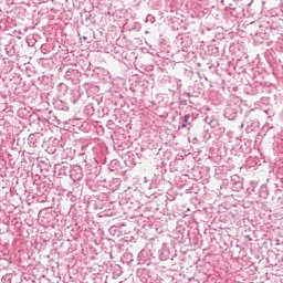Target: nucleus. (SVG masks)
<instances>
[{
  "mask_svg": "<svg viewBox=\"0 0 283 283\" xmlns=\"http://www.w3.org/2000/svg\"><path fill=\"white\" fill-rule=\"evenodd\" d=\"M34 40H35L34 38H28L27 42H28V44H29L30 46H34V44H35V42H36V41H34Z\"/></svg>",
  "mask_w": 283,
  "mask_h": 283,
  "instance_id": "nucleus-1",
  "label": "nucleus"
},
{
  "mask_svg": "<svg viewBox=\"0 0 283 283\" xmlns=\"http://www.w3.org/2000/svg\"><path fill=\"white\" fill-rule=\"evenodd\" d=\"M181 127H182V128H187V124L184 123V124L181 125Z\"/></svg>",
  "mask_w": 283,
  "mask_h": 283,
  "instance_id": "nucleus-3",
  "label": "nucleus"
},
{
  "mask_svg": "<svg viewBox=\"0 0 283 283\" xmlns=\"http://www.w3.org/2000/svg\"><path fill=\"white\" fill-rule=\"evenodd\" d=\"M189 118H190L189 115H185V116H184V122H185V124H187V123L189 122Z\"/></svg>",
  "mask_w": 283,
  "mask_h": 283,
  "instance_id": "nucleus-2",
  "label": "nucleus"
}]
</instances>
